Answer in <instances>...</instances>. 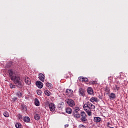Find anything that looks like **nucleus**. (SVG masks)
I'll return each mask as SVG.
<instances>
[{
  "mask_svg": "<svg viewBox=\"0 0 128 128\" xmlns=\"http://www.w3.org/2000/svg\"><path fill=\"white\" fill-rule=\"evenodd\" d=\"M83 108L88 114V116H92V110H94L96 108V106L90 102H87L84 104Z\"/></svg>",
  "mask_w": 128,
  "mask_h": 128,
  "instance_id": "nucleus-1",
  "label": "nucleus"
},
{
  "mask_svg": "<svg viewBox=\"0 0 128 128\" xmlns=\"http://www.w3.org/2000/svg\"><path fill=\"white\" fill-rule=\"evenodd\" d=\"M11 80L13 82L14 84L16 85L18 88H22L24 86V82L20 80V77L18 76H15L11 79Z\"/></svg>",
  "mask_w": 128,
  "mask_h": 128,
  "instance_id": "nucleus-2",
  "label": "nucleus"
},
{
  "mask_svg": "<svg viewBox=\"0 0 128 128\" xmlns=\"http://www.w3.org/2000/svg\"><path fill=\"white\" fill-rule=\"evenodd\" d=\"M80 116H82L80 120L82 122L86 124V122H88V119H86L87 116L84 112H80Z\"/></svg>",
  "mask_w": 128,
  "mask_h": 128,
  "instance_id": "nucleus-3",
  "label": "nucleus"
},
{
  "mask_svg": "<svg viewBox=\"0 0 128 128\" xmlns=\"http://www.w3.org/2000/svg\"><path fill=\"white\" fill-rule=\"evenodd\" d=\"M86 91L84 90V88H80L78 91V94L79 96H81L82 98H84L86 96Z\"/></svg>",
  "mask_w": 128,
  "mask_h": 128,
  "instance_id": "nucleus-4",
  "label": "nucleus"
},
{
  "mask_svg": "<svg viewBox=\"0 0 128 128\" xmlns=\"http://www.w3.org/2000/svg\"><path fill=\"white\" fill-rule=\"evenodd\" d=\"M74 91L72 90L67 89L66 91V96H69V98H72V93Z\"/></svg>",
  "mask_w": 128,
  "mask_h": 128,
  "instance_id": "nucleus-5",
  "label": "nucleus"
},
{
  "mask_svg": "<svg viewBox=\"0 0 128 128\" xmlns=\"http://www.w3.org/2000/svg\"><path fill=\"white\" fill-rule=\"evenodd\" d=\"M50 112H54L56 110V104L53 103H50L48 105Z\"/></svg>",
  "mask_w": 128,
  "mask_h": 128,
  "instance_id": "nucleus-6",
  "label": "nucleus"
},
{
  "mask_svg": "<svg viewBox=\"0 0 128 128\" xmlns=\"http://www.w3.org/2000/svg\"><path fill=\"white\" fill-rule=\"evenodd\" d=\"M67 104L68 106H71V107L74 106H76L74 101L72 99L68 100L67 101Z\"/></svg>",
  "mask_w": 128,
  "mask_h": 128,
  "instance_id": "nucleus-7",
  "label": "nucleus"
},
{
  "mask_svg": "<svg viewBox=\"0 0 128 128\" xmlns=\"http://www.w3.org/2000/svg\"><path fill=\"white\" fill-rule=\"evenodd\" d=\"M44 74H42V73H40L38 74V78L41 82H44Z\"/></svg>",
  "mask_w": 128,
  "mask_h": 128,
  "instance_id": "nucleus-8",
  "label": "nucleus"
},
{
  "mask_svg": "<svg viewBox=\"0 0 128 128\" xmlns=\"http://www.w3.org/2000/svg\"><path fill=\"white\" fill-rule=\"evenodd\" d=\"M36 84L38 88H42L44 84H42V82L38 80L36 82Z\"/></svg>",
  "mask_w": 128,
  "mask_h": 128,
  "instance_id": "nucleus-9",
  "label": "nucleus"
},
{
  "mask_svg": "<svg viewBox=\"0 0 128 128\" xmlns=\"http://www.w3.org/2000/svg\"><path fill=\"white\" fill-rule=\"evenodd\" d=\"M72 116L74 118H80V114L78 113V111H74L72 112Z\"/></svg>",
  "mask_w": 128,
  "mask_h": 128,
  "instance_id": "nucleus-10",
  "label": "nucleus"
},
{
  "mask_svg": "<svg viewBox=\"0 0 128 128\" xmlns=\"http://www.w3.org/2000/svg\"><path fill=\"white\" fill-rule=\"evenodd\" d=\"M87 92L88 94H94V90H92V88L89 87L87 89Z\"/></svg>",
  "mask_w": 128,
  "mask_h": 128,
  "instance_id": "nucleus-11",
  "label": "nucleus"
},
{
  "mask_svg": "<svg viewBox=\"0 0 128 128\" xmlns=\"http://www.w3.org/2000/svg\"><path fill=\"white\" fill-rule=\"evenodd\" d=\"M8 72L9 74V76L10 78V79L15 76H14V72L12 71V70H8Z\"/></svg>",
  "mask_w": 128,
  "mask_h": 128,
  "instance_id": "nucleus-12",
  "label": "nucleus"
},
{
  "mask_svg": "<svg viewBox=\"0 0 128 128\" xmlns=\"http://www.w3.org/2000/svg\"><path fill=\"white\" fill-rule=\"evenodd\" d=\"M94 120L95 122H100L102 121V118L100 117H94Z\"/></svg>",
  "mask_w": 128,
  "mask_h": 128,
  "instance_id": "nucleus-13",
  "label": "nucleus"
},
{
  "mask_svg": "<svg viewBox=\"0 0 128 128\" xmlns=\"http://www.w3.org/2000/svg\"><path fill=\"white\" fill-rule=\"evenodd\" d=\"M109 98H110V100H112V99L114 100V99L116 98V94L114 92L110 94L109 95Z\"/></svg>",
  "mask_w": 128,
  "mask_h": 128,
  "instance_id": "nucleus-14",
  "label": "nucleus"
},
{
  "mask_svg": "<svg viewBox=\"0 0 128 128\" xmlns=\"http://www.w3.org/2000/svg\"><path fill=\"white\" fill-rule=\"evenodd\" d=\"M64 106V102H60L58 104V108H60V110H62V108Z\"/></svg>",
  "mask_w": 128,
  "mask_h": 128,
  "instance_id": "nucleus-15",
  "label": "nucleus"
},
{
  "mask_svg": "<svg viewBox=\"0 0 128 128\" xmlns=\"http://www.w3.org/2000/svg\"><path fill=\"white\" fill-rule=\"evenodd\" d=\"M16 96L19 98H20L22 96V92H20V91H18L16 93Z\"/></svg>",
  "mask_w": 128,
  "mask_h": 128,
  "instance_id": "nucleus-16",
  "label": "nucleus"
},
{
  "mask_svg": "<svg viewBox=\"0 0 128 128\" xmlns=\"http://www.w3.org/2000/svg\"><path fill=\"white\" fill-rule=\"evenodd\" d=\"M90 102H98V98L96 97H92L90 99Z\"/></svg>",
  "mask_w": 128,
  "mask_h": 128,
  "instance_id": "nucleus-17",
  "label": "nucleus"
},
{
  "mask_svg": "<svg viewBox=\"0 0 128 128\" xmlns=\"http://www.w3.org/2000/svg\"><path fill=\"white\" fill-rule=\"evenodd\" d=\"M66 114H70L72 112V108H67L66 109Z\"/></svg>",
  "mask_w": 128,
  "mask_h": 128,
  "instance_id": "nucleus-18",
  "label": "nucleus"
},
{
  "mask_svg": "<svg viewBox=\"0 0 128 128\" xmlns=\"http://www.w3.org/2000/svg\"><path fill=\"white\" fill-rule=\"evenodd\" d=\"M34 104L35 106H40V101L37 98H36L34 99Z\"/></svg>",
  "mask_w": 128,
  "mask_h": 128,
  "instance_id": "nucleus-19",
  "label": "nucleus"
},
{
  "mask_svg": "<svg viewBox=\"0 0 128 128\" xmlns=\"http://www.w3.org/2000/svg\"><path fill=\"white\" fill-rule=\"evenodd\" d=\"M24 122H30V118L28 116H25L24 118Z\"/></svg>",
  "mask_w": 128,
  "mask_h": 128,
  "instance_id": "nucleus-20",
  "label": "nucleus"
},
{
  "mask_svg": "<svg viewBox=\"0 0 128 128\" xmlns=\"http://www.w3.org/2000/svg\"><path fill=\"white\" fill-rule=\"evenodd\" d=\"M46 86H47V88H52V84L50 83L49 82H47L46 84Z\"/></svg>",
  "mask_w": 128,
  "mask_h": 128,
  "instance_id": "nucleus-21",
  "label": "nucleus"
},
{
  "mask_svg": "<svg viewBox=\"0 0 128 128\" xmlns=\"http://www.w3.org/2000/svg\"><path fill=\"white\" fill-rule=\"evenodd\" d=\"M34 120H40V116L39 114H35L34 116Z\"/></svg>",
  "mask_w": 128,
  "mask_h": 128,
  "instance_id": "nucleus-22",
  "label": "nucleus"
},
{
  "mask_svg": "<svg viewBox=\"0 0 128 128\" xmlns=\"http://www.w3.org/2000/svg\"><path fill=\"white\" fill-rule=\"evenodd\" d=\"M25 82L27 84H30V78H26Z\"/></svg>",
  "mask_w": 128,
  "mask_h": 128,
  "instance_id": "nucleus-23",
  "label": "nucleus"
},
{
  "mask_svg": "<svg viewBox=\"0 0 128 128\" xmlns=\"http://www.w3.org/2000/svg\"><path fill=\"white\" fill-rule=\"evenodd\" d=\"M80 80L82 82H88V79L87 78L84 77H80Z\"/></svg>",
  "mask_w": 128,
  "mask_h": 128,
  "instance_id": "nucleus-24",
  "label": "nucleus"
},
{
  "mask_svg": "<svg viewBox=\"0 0 128 128\" xmlns=\"http://www.w3.org/2000/svg\"><path fill=\"white\" fill-rule=\"evenodd\" d=\"M3 114L6 118H8L10 116V114L6 111L4 112Z\"/></svg>",
  "mask_w": 128,
  "mask_h": 128,
  "instance_id": "nucleus-25",
  "label": "nucleus"
},
{
  "mask_svg": "<svg viewBox=\"0 0 128 128\" xmlns=\"http://www.w3.org/2000/svg\"><path fill=\"white\" fill-rule=\"evenodd\" d=\"M16 128H22V124H20V123H16Z\"/></svg>",
  "mask_w": 128,
  "mask_h": 128,
  "instance_id": "nucleus-26",
  "label": "nucleus"
},
{
  "mask_svg": "<svg viewBox=\"0 0 128 128\" xmlns=\"http://www.w3.org/2000/svg\"><path fill=\"white\" fill-rule=\"evenodd\" d=\"M44 94L46 96H50V91L46 90L44 91Z\"/></svg>",
  "mask_w": 128,
  "mask_h": 128,
  "instance_id": "nucleus-27",
  "label": "nucleus"
},
{
  "mask_svg": "<svg viewBox=\"0 0 128 128\" xmlns=\"http://www.w3.org/2000/svg\"><path fill=\"white\" fill-rule=\"evenodd\" d=\"M42 92L40 90H38L36 91V93L38 94V96H41L42 94Z\"/></svg>",
  "mask_w": 128,
  "mask_h": 128,
  "instance_id": "nucleus-28",
  "label": "nucleus"
},
{
  "mask_svg": "<svg viewBox=\"0 0 128 128\" xmlns=\"http://www.w3.org/2000/svg\"><path fill=\"white\" fill-rule=\"evenodd\" d=\"M80 109L79 107L75 108L74 110V111H75V112H80Z\"/></svg>",
  "mask_w": 128,
  "mask_h": 128,
  "instance_id": "nucleus-29",
  "label": "nucleus"
},
{
  "mask_svg": "<svg viewBox=\"0 0 128 128\" xmlns=\"http://www.w3.org/2000/svg\"><path fill=\"white\" fill-rule=\"evenodd\" d=\"M10 88H16V86L12 84H10Z\"/></svg>",
  "mask_w": 128,
  "mask_h": 128,
  "instance_id": "nucleus-30",
  "label": "nucleus"
},
{
  "mask_svg": "<svg viewBox=\"0 0 128 128\" xmlns=\"http://www.w3.org/2000/svg\"><path fill=\"white\" fill-rule=\"evenodd\" d=\"M78 128H86V126L84 124H80L78 126Z\"/></svg>",
  "mask_w": 128,
  "mask_h": 128,
  "instance_id": "nucleus-31",
  "label": "nucleus"
},
{
  "mask_svg": "<svg viewBox=\"0 0 128 128\" xmlns=\"http://www.w3.org/2000/svg\"><path fill=\"white\" fill-rule=\"evenodd\" d=\"M22 110H26V108L24 106H21Z\"/></svg>",
  "mask_w": 128,
  "mask_h": 128,
  "instance_id": "nucleus-32",
  "label": "nucleus"
},
{
  "mask_svg": "<svg viewBox=\"0 0 128 128\" xmlns=\"http://www.w3.org/2000/svg\"><path fill=\"white\" fill-rule=\"evenodd\" d=\"M12 100H14V102H16V100H18V98L16 97H14L13 98H12Z\"/></svg>",
  "mask_w": 128,
  "mask_h": 128,
  "instance_id": "nucleus-33",
  "label": "nucleus"
},
{
  "mask_svg": "<svg viewBox=\"0 0 128 128\" xmlns=\"http://www.w3.org/2000/svg\"><path fill=\"white\" fill-rule=\"evenodd\" d=\"M90 84H96V82L94 81H91L90 82Z\"/></svg>",
  "mask_w": 128,
  "mask_h": 128,
  "instance_id": "nucleus-34",
  "label": "nucleus"
},
{
  "mask_svg": "<svg viewBox=\"0 0 128 128\" xmlns=\"http://www.w3.org/2000/svg\"><path fill=\"white\" fill-rule=\"evenodd\" d=\"M107 126L108 128H110V122L107 123Z\"/></svg>",
  "mask_w": 128,
  "mask_h": 128,
  "instance_id": "nucleus-35",
  "label": "nucleus"
},
{
  "mask_svg": "<svg viewBox=\"0 0 128 128\" xmlns=\"http://www.w3.org/2000/svg\"><path fill=\"white\" fill-rule=\"evenodd\" d=\"M116 90H120V87L116 85Z\"/></svg>",
  "mask_w": 128,
  "mask_h": 128,
  "instance_id": "nucleus-36",
  "label": "nucleus"
},
{
  "mask_svg": "<svg viewBox=\"0 0 128 128\" xmlns=\"http://www.w3.org/2000/svg\"><path fill=\"white\" fill-rule=\"evenodd\" d=\"M68 124H66L65 125V128H68Z\"/></svg>",
  "mask_w": 128,
  "mask_h": 128,
  "instance_id": "nucleus-37",
  "label": "nucleus"
},
{
  "mask_svg": "<svg viewBox=\"0 0 128 128\" xmlns=\"http://www.w3.org/2000/svg\"><path fill=\"white\" fill-rule=\"evenodd\" d=\"M19 118H22V115H19Z\"/></svg>",
  "mask_w": 128,
  "mask_h": 128,
  "instance_id": "nucleus-38",
  "label": "nucleus"
},
{
  "mask_svg": "<svg viewBox=\"0 0 128 128\" xmlns=\"http://www.w3.org/2000/svg\"><path fill=\"white\" fill-rule=\"evenodd\" d=\"M114 90H116V89H114Z\"/></svg>",
  "mask_w": 128,
  "mask_h": 128,
  "instance_id": "nucleus-39",
  "label": "nucleus"
}]
</instances>
